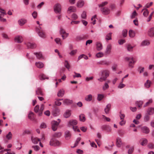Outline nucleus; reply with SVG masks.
<instances>
[{"label":"nucleus","mask_w":154,"mask_h":154,"mask_svg":"<svg viewBox=\"0 0 154 154\" xmlns=\"http://www.w3.org/2000/svg\"><path fill=\"white\" fill-rule=\"evenodd\" d=\"M109 71L107 69L102 70L99 75L100 77L97 80L100 82L105 81L107 78L109 76Z\"/></svg>","instance_id":"1"},{"label":"nucleus","mask_w":154,"mask_h":154,"mask_svg":"<svg viewBox=\"0 0 154 154\" xmlns=\"http://www.w3.org/2000/svg\"><path fill=\"white\" fill-rule=\"evenodd\" d=\"M35 30L39 37L42 38H46V35L45 34L40 26H39L38 27H36L35 28Z\"/></svg>","instance_id":"2"},{"label":"nucleus","mask_w":154,"mask_h":154,"mask_svg":"<svg viewBox=\"0 0 154 154\" xmlns=\"http://www.w3.org/2000/svg\"><path fill=\"white\" fill-rule=\"evenodd\" d=\"M57 120L59 121L58 122L54 120L52 121L51 122L52 129L54 131H55L57 130V127L59 125L60 122V119H58Z\"/></svg>","instance_id":"3"},{"label":"nucleus","mask_w":154,"mask_h":154,"mask_svg":"<svg viewBox=\"0 0 154 154\" xmlns=\"http://www.w3.org/2000/svg\"><path fill=\"white\" fill-rule=\"evenodd\" d=\"M60 144L59 141L54 138L51 139L50 142V145L53 146H58Z\"/></svg>","instance_id":"4"},{"label":"nucleus","mask_w":154,"mask_h":154,"mask_svg":"<svg viewBox=\"0 0 154 154\" xmlns=\"http://www.w3.org/2000/svg\"><path fill=\"white\" fill-rule=\"evenodd\" d=\"M100 10L102 14L105 15L108 14L110 12V10L108 8L106 7L101 8H100Z\"/></svg>","instance_id":"5"},{"label":"nucleus","mask_w":154,"mask_h":154,"mask_svg":"<svg viewBox=\"0 0 154 154\" xmlns=\"http://www.w3.org/2000/svg\"><path fill=\"white\" fill-rule=\"evenodd\" d=\"M140 130L142 132L145 134H148L150 131V130L149 128L146 126L141 127Z\"/></svg>","instance_id":"6"},{"label":"nucleus","mask_w":154,"mask_h":154,"mask_svg":"<svg viewBox=\"0 0 154 154\" xmlns=\"http://www.w3.org/2000/svg\"><path fill=\"white\" fill-rule=\"evenodd\" d=\"M61 10V7L60 4H57L55 5L54 6V10L56 13H60Z\"/></svg>","instance_id":"7"},{"label":"nucleus","mask_w":154,"mask_h":154,"mask_svg":"<svg viewBox=\"0 0 154 154\" xmlns=\"http://www.w3.org/2000/svg\"><path fill=\"white\" fill-rule=\"evenodd\" d=\"M112 49V46L110 44H109L106 47V51L105 52V54L107 55L109 54L111 52Z\"/></svg>","instance_id":"8"},{"label":"nucleus","mask_w":154,"mask_h":154,"mask_svg":"<svg viewBox=\"0 0 154 154\" xmlns=\"http://www.w3.org/2000/svg\"><path fill=\"white\" fill-rule=\"evenodd\" d=\"M28 48L33 49L36 48V45L33 43L29 42L26 44Z\"/></svg>","instance_id":"9"},{"label":"nucleus","mask_w":154,"mask_h":154,"mask_svg":"<svg viewBox=\"0 0 154 154\" xmlns=\"http://www.w3.org/2000/svg\"><path fill=\"white\" fill-rule=\"evenodd\" d=\"M122 144V142L121 139L119 137H117L116 140V145L118 147H120Z\"/></svg>","instance_id":"10"},{"label":"nucleus","mask_w":154,"mask_h":154,"mask_svg":"<svg viewBox=\"0 0 154 154\" xmlns=\"http://www.w3.org/2000/svg\"><path fill=\"white\" fill-rule=\"evenodd\" d=\"M36 95L38 96H43V94L41 88H38L35 90Z\"/></svg>","instance_id":"11"},{"label":"nucleus","mask_w":154,"mask_h":154,"mask_svg":"<svg viewBox=\"0 0 154 154\" xmlns=\"http://www.w3.org/2000/svg\"><path fill=\"white\" fill-rule=\"evenodd\" d=\"M148 34L151 37L154 36V27L150 28L148 31Z\"/></svg>","instance_id":"12"},{"label":"nucleus","mask_w":154,"mask_h":154,"mask_svg":"<svg viewBox=\"0 0 154 154\" xmlns=\"http://www.w3.org/2000/svg\"><path fill=\"white\" fill-rule=\"evenodd\" d=\"M14 41L16 42L20 43L23 42V38L21 36H17L15 37Z\"/></svg>","instance_id":"13"},{"label":"nucleus","mask_w":154,"mask_h":154,"mask_svg":"<svg viewBox=\"0 0 154 154\" xmlns=\"http://www.w3.org/2000/svg\"><path fill=\"white\" fill-rule=\"evenodd\" d=\"M77 123V122L76 120H71L69 122L68 126L69 127H70V126H72L73 127L74 125H76Z\"/></svg>","instance_id":"14"},{"label":"nucleus","mask_w":154,"mask_h":154,"mask_svg":"<svg viewBox=\"0 0 154 154\" xmlns=\"http://www.w3.org/2000/svg\"><path fill=\"white\" fill-rule=\"evenodd\" d=\"M110 82V81L108 80L104 83L103 87V91H105L109 88V85L108 84V83Z\"/></svg>","instance_id":"15"},{"label":"nucleus","mask_w":154,"mask_h":154,"mask_svg":"<svg viewBox=\"0 0 154 154\" xmlns=\"http://www.w3.org/2000/svg\"><path fill=\"white\" fill-rule=\"evenodd\" d=\"M71 136L70 132L69 131H66L65 132V137L66 140L69 139Z\"/></svg>","instance_id":"16"},{"label":"nucleus","mask_w":154,"mask_h":154,"mask_svg":"<svg viewBox=\"0 0 154 154\" xmlns=\"http://www.w3.org/2000/svg\"><path fill=\"white\" fill-rule=\"evenodd\" d=\"M147 112L149 115H152L154 113V108H149L147 111Z\"/></svg>","instance_id":"17"},{"label":"nucleus","mask_w":154,"mask_h":154,"mask_svg":"<svg viewBox=\"0 0 154 154\" xmlns=\"http://www.w3.org/2000/svg\"><path fill=\"white\" fill-rule=\"evenodd\" d=\"M63 102L64 104L69 105L72 103V101L67 99H65L63 100Z\"/></svg>","instance_id":"18"},{"label":"nucleus","mask_w":154,"mask_h":154,"mask_svg":"<svg viewBox=\"0 0 154 154\" xmlns=\"http://www.w3.org/2000/svg\"><path fill=\"white\" fill-rule=\"evenodd\" d=\"M64 94V91L63 89L60 90L57 93V95L59 97H62Z\"/></svg>","instance_id":"19"},{"label":"nucleus","mask_w":154,"mask_h":154,"mask_svg":"<svg viewBox=\"0 0 154 154\" xmlns=\"http://www.w3.org/2000/svg\"><path fill=\"white\" fill-rule=\"evenodd\" d=\"M84 4V2L83 1L80 0L78 2L77 4V6L79 8H81L83 6Z\"/></svg>","instance_id":"20"},{"label":"nucleus","mask_w":154,"mask_h":154,"mask_svg":"<svg viewBox=\"0 0 154 154\" xmlns=\"http://www.w3.org/2000/svg\"><path fill=\"white\" fill-rule=\"evenodd\" d=\"M142 141V142L140 143V144L143 146L146 145L148 142L147 139L146 138H142L140 140V141Z\"/></svg>","instance_id":"21"},{"label":"nucleus","mask_w":154,"mask_h":154,"mask_svg":"<svg viewBox=\"0 0 154 154\" xmlns=\"http://www.w3.org/2000/svg\"><path fill=\"white\" fill-rule=\"evenodd\" d=\"M111 106V105L110 104H108L106 105V107L104 109V111L106 114H107L109 113L110 109Z\"/></svg>","instance_id":"22"},{"label":"nucleus","mask_w":154,"mask_h":154,"mask_svg":"<svg viewBox=\"0 0 154 154\" xmlns=\"http://www.w3.org/2000/svg\"><path fill=\"white\" fill-rule=\"evenodd\" d=\"M129 34L130 37L133 38L135 35V32L132 30L130 29L129 31Z\"/></svg>","instance_id":"23"},{"label":"nucleus","mask_w":154,"mask_h":154,"mask_svg":"<svg viewBox=\"0 0 154 154\" xmlns=\"http://www.w3.org/2000/svg\"><path fill=\"white\" fill-rule=\"evenodd\" d=\"M136 62L135 61H130L128 62V67L131 68H132L134 67V65L135 63Z\"/></svg>","instance_id":"24"},{"label":"nucleus","mask_w":154,"mask_h":154,"mask_svg":"<svg viewBox=\"0 0 154 154\" xmlns=\"http://www.w3.org/2000/svg\"><path fill=\"white\" fill-rule=\"evenodd\" d=\"M36 66L38 68H42L44 66V64L41 62H38L35 63Z\"/></svg>","instance_id":"25"},{"label":"nucleus","mask_w":154,"mask_h":154,"mask_svg":"<svg viewBox=\"0 0 154 154\" xmlns=\"http://www.w3.org/2000/svg\"><path fill=\"white\" fill-rule=\"evenodd\" d=\"M28 117L29 119L32 120H33L35 119L34 113L32 112H30L28 116Z\"/></svg>","instance_id":"26"},{"label":"nucleus","mask_w":154,"mask_h":154,"mask_svg":"<svg viewBox=\"0 0 154 154\" xmlns=\"http://www.w3.org/2000/svg\"><path fill=\"white\" fill-rule=\"evenodd\" d=\"M86 38L85 36L83 35L77 36L76 38L77 41L82 40Z\"/></svg>","instance_id":"27"},{"label":"nucleus","mask_w":154,"mask_h":154,"mask_svg":"<svg viewBox=\"0 0 154 154\" xmlns=\"http://www.w3.org/2000/svg\"><path fill=\"white\" fill-rule=\"evenodd\" d=\"M26 22V20L25 19H21L18 21L19 24L20 26L23 25Z\"/></svg>","instance_id":"28"},{"label":"nucleus","mask_w":154,"mask_h":154,"mask_svg":"<svg viewBox=\"0 0 154 154\" xmlns=\"http://www.w3.org/2000/svg\"><path fill=\"white\" fill-rule=\"evenodd\" d=\"M71 115L70 111L69 110H67L64 114V116L65 118L69 117Z\"/></svg>","instance_id":"29"},{"label":"nucleus","mask_w":154,"mask_h":154,"mask_svg":"<svg viewBox=\"0 0 154 154\" xmlns=\"http://www.w3.org/2000/svg\"><path fill=\"white\" fill-rule=\"evenodd\" d=\"M103 48V46L101 43L97 42V50L100 51Z\"/></svg>","instance_id":"30"},{"label":"nucleus","mask_w":154,"mask_h":154,"mask_svg":"<svg viewBox=\"0 0 154 154\" xmlns=\"http://www.w3.org/2000/svg\"><path fill=\"white\" fill-rule=\"evenodd\" d=\"M59 110L58 109H55L52 112V114L54 116H57L59 113Z\"/></svg>","instance_id":"31"},{"label":"nucleus","mask_w":154,"mask_h":154,"mask_svg":"<svg viewBox=\"0 0 154 154\" xmlns=\"http://www.w3.org/2000/svg\"><path fill=\"white\" fill-rule=\"evenodd\" d=\"M79 118L80 120L83 122H85L86 120L85 116L83 114H81L79 116Z\"/></svg>","instance_id":"32"},{"label":"nucleus","mask_w":154,"mask_h":154,"mask_svg":"<svg viewBox=\"0 0 154 154\" xmlns=\"http://www.w3.org/2000/svg\"><path fill=\"white\" fill-rule=\"evenodd\" d=\"M34 54L36 55L37 58L38 59H40L43 57L42 54L41 52L34 53Z\"/></svg>","instance_id":"33"},{"label":"nucleus","mask_w":154,"mask_h":154,"mask_svg":"<svg viewBox=\"0 0 154 154\" xmlns=\"http://www.w3.org/2000/svg\"><path fill=\"white\" fill-rule=\"evenodd\" d=\"M12 134L11 132H9L8 134L6 136V137L7 139L8 140H11L12 138Z\"/></svg>","instance_id":"34"},{"label":"nucleus","mask_w":154,"mask_h":154,"mask_svg":"<svg viewBox=\"0 0 154 154\" xmlns=\"http://www.w3.org/2000/svg\"><path fill=\"white\" fill-rule=\"evenodd\" d=\"M103 129L106 130L107 132H109L111 131V129L110 127L108 125H103L102 126Z\"/></svg>","instance_id":"35"},{"label":"nucleus","mask_w":154,"mask_h":154,"mask_svg":"<svg viewBox=\"0 0 154 154\" xmlns=\"http://www.w3.org/2000/svg\"><path fill=\"white\" fill-rule=\"evenodd\" d=\"M112 33L110 32L109 33H108L106 37V41H108L109 40H111L112 39Z\"/></svg>","instance_id":"36"},{"label":"nucleus","mask_w":154,"mask_h":154,"mask_svg":"<svg viewBox=\"0 0 154 154\" xmlns=\"http://www.w3.org/2000/svg\"><path fill=\"white\" fill-rule=\"evenodd\" d=\"M64 66L68 70H69L70 67V65L67 60H65Z\"/></svg>","instance_id":"37"},{"label":"nucleus","mask_w":154,"mask_h":154,"mask_svg":"<svg viewBox=\"0 0 154 154\" xmlns=\"http://www.w3.org/2000/svg\"><path fill=\"white\" fill-rule=\"evenodd\" d=\"M92 96L91 94H89L85 97V100L87 101H90L92 100Z\"/></svg>","instance_id":"38"},{"label":"nucleus","mask_w":154,"mask_h":154,"mask_svg":"<svg viewBox=\"0 0 154 154\" xmlns=\"http://www.w3.org/2000/svg\"><path fill=\"white\" fill-rule=\"evenodd\" d=\"M143 103V102L142 101H137L135 103L136 105L139 108H140L141 107Z\"/></svg>","instance_id":"39"},{"label":"nucleus","mask_w":154,"mask_h":154,"mask_svg":"<svg viewBox=\"0 0 154 154\" xmlns=\"http://www.w3.org/2000/svg\"><path fill=\"white\" fill-rule=\"evenodd\" d=\"M75 7L73 6H70L69 8L68 11V13H70L72 12L75 11Z\"/></svg>","instance_id":"40"},{"label":"nucleus","mask_w":154,"mask_h":154,"mask_svg":"<svg viewBox=\"0 0 154 154\" xmlns=\"http://www.w3.org/2000/svg\"><path fill=\"white\" fill-rule=\"evenodd\" d=\"M150 44L149 42L147 40H145L142 42L141 45L143 46L148 45Z\"/></svg>","instance_id":"41"},{"label":"nucleus","mask_w":154,"mask_h":154,"mask_svg":"<svg viewBox=\"0 0 154 154\" xmlns=\"http://www.w3.org/2000/svg\"><path fill=\"white\" fill-rule=\"evenodd\" d=\"M151 83L150 81L147 80L146 82L144 84V85L146 88H148L150 86Z\"/></svg>","instance_id":"42"},{"label":"nucleus","mask_w":154,"mask_h":154,"mask_svg":"<svg viewBox=\"0 0 154 154\" xmlns=\"http://www.w3.org/2000/svg\"><path fill=\"white\" fill-rule=\"evenodd\" d=\"M91 117H92L93 116H96V109L94 108L92 111L90 113Z\"/></svg>","instance_id":"43"},{"label":"nucleus","mask_w":154,"mask_h":154,"mask_svg":"<svg viewBox=\"0 0 154 154\" xmlns=\"http://www.w3.org/2000/svg\"><path fill=\"white\" fill-rule=\"evenodd\" d=\"M61 135V133L60 132L56 133L54 134L53 135V136L54 137H60Z\"/></svg>","instance_id":"44"},{"label":"nucleus","mask_w":154,"mask_h":154,"mask_svg":"<svg viewBox=\"0 0 154 154\" xmlns=\"http://www.w3.org/2000/svg\"><path fill=\"white\" fill-rule=\"evenodd\" d=\"M108 3V2L107 1H105L102 2L100 4L98 5L99 7L104 8L103 7L106 5Z\"/></svg>","instance_id":"45"},{"label":"nucleus","mask_w":154,"mask_h":154,"mask_svg":"<svg viewBox=\"0 0 154 154\" xmlns=\"http://www.w3.org/2000/svg\"><path fill=\"white\" fill-rule=\"evenodd\" d=\"M81 138L80 137L78 138L74 144V146L73 147L71 146V147L73 148L77 146L79 142L81 140Z\"/></svg>","instance_id":"46"},{"label":"nucleus","mask_w":154,"mask_h":154,"mask_svg":"<svg viewBox=\"0 0 154 154\" xmlns=\"http://www.w3.org/2000/svg\"><path fill=\"white\" fill-rule=\"evenodd\" d=\"M150 119V117L148 114H146L144 118V120L145 122H147Z\"/></svg>","instance_id":"47"},{"label":"nucleus","mask_w":154,"mask_h":154,"mask_svg":"<svg viewBox=\"0 0 154 154\" xmlns=\"http://www.w3.org/2000/svg\"><path fill=\"white\" fill-rule=\"evenodd\" d=\"M31 140L32 142L34 144H37L38 143L37 138L34 137L32 136L31 137Z\"/></svg>","instance_id":"48"},{"label":"nucleus","mask_w":154,"mask_h":154,"mask_svg":"<svg viewBox=\"0 0 154 154\" xmlns=\"http://www.w3.org/2000/svg\"><path fill=\"white\" fill-rule=\"evenodd\" d=\"M128 31L126 29H124L122 31V35L124 37H126Z\"/></svg>","instance_id":"49"},{"label":"nucleus","mask_w":154,"mask_h":154,"mask_svg":"<svg viewBox=\"0 0 154 154\" xmlns=\"http://www.w3.org/2000/svg\"><path fill=\"white\" fill-rule=\"evenodd\" d=\"M104 96L102 94H98L97 97V100L99 101H100L104 97Z\"/></svg>","instance_id":"50"},{"label":"nucleus","mask_w":154,"mask_h":154,"mask_svg":"<svg viewBox=\"0 0 154 154\" xmlns=\"http://www.w3.org/2000/svg\"><path fill=\"white\" fill-rule=\"evenodd\" d=\"M133 47L131 46L130 44H128L127 46V49L129 51H132V49L133 48Z\"/></svg>","instance_id":"51"},{"label":"nucleus","mask_w":154,"mask_h":154,"mask_svg":"<svg viewBox=\"0 0 154 154\" xmlns=\"http://www.w3.org/2000/svg\"><path fill=\"white\" fill-rule=\"evenodd\" d=\"M152 102V100L151 99L149 100L148 102H147L144 105L143 107H146L149 106L150 103Z\"/></svg>","instance_id":"52"},{"label":"nucleus","mask_w":154,"mask_h":154,"mask_svg":"<svg viewBox=\"0 0 154 154\" xmlns=\"http://www.w3.org/2000/svg\"><path fill=\"white\" fill-rule=\"evenodd\" d=\"M81 17L82 18L84 19H86V13L85 11H83L81 14Z\"/></svg>","instance_id":"53"},{"label":"nucleus","mask_w":154,"mask_h":154,"mask_svg":"<svg viewBox=\"0 0 154 154\" xmlns=\"http://www.w3.org/2000/svg\"><path fill=\"white\" fill-rule=\"evenodd\" d=\"M59 32H60V35L64 34H66V33H66V32L65 30L61 28H60V30L59 31Z\"/></svg>","instance_id":"54"},{"label":"nucleus","mask_w":154,"mask_h":154,"mask_svg":"<svg viewBox=\"0 0 154 154\" xmlns=\"http://www.w3.org/2000/svg\"><path fill=\"white\" fill-rule=\"evenodd\" d=\"M104 54L102 52H99L97 53V57L100 58L103 56Z\"/></svg>","instance_id":"55"},{"label":"nucleus","mask_w":154,"mask_h":154,"mask_svg":"<svg viewBox=\"0 0 154 154\" xmlns=\"http://www.w3.org/2000/svg\"><path fill=\"white\" fill-rule=\"evenodd\" d=\"M147 147L150 149H154V144L152 143H149L147 145Z\"/></svg>","instance_id":"56"},{"label":"nucleus","mask_w":154,"mask_h":154,"mask_svg":"<svg viewBox=\"0 0 154 154\" xmlns=\"http://www.w3.org/2000/svg\"><path fill=\"white\" fill-rule=\"evenodd\" d=\"M119 133L120 136H122L125 134V131L122 130H120L119 131Z\"/></svg>","instance_id":"57"},{"label":"nucleus","mask_w":154,"mask_h":154,"mask_svg":"<svg viewBox=\"0 0 154 154\" xmlns=\"http://www.w3.org/2000/svg\"><path fill=\"white\" fill-rule=\"evenodd\" d=\"M96 17V15H95L93 17H92L91 18V20L93 21V22L91 23H93V25H94L96 23L95 18Z\"/></svg>","instance_id":"58"},{"label":"nucleus","mask_w":154,"mask_h":154,"mask_svg":"<svg viewBox=\"0 0 154 154\" xmlns=\"http://www.w3.org/2000/svg\"><path fill=\"white\" fill-rule=\"evenodd\" d=\"M39 106L38 105H37L35 106L34 108V110L35 112L37 113L38 112L39 110Z\"/></svg>","instance_id":"59"},{"label":"nucleus","mask_w":154,"mask_h":154,"mask_svg":"<svg viewBox=\"0 0 154 154\" xmlns=\"http://www.w3.org/2000/svg\"><path fill=\"white\" fill-rule=\"evenodd\" d=\"M48 79V78L46 77L45 75L43 74H41L40 75V79L41 80H44L45 79Z\"/></svg>","instance_id":"60"},{"label":"nucleus","mask_w":154,"mask_h":154,"mask_svg":"<svg viewBox=\"0 0 154 154\" xmlns=\"http://www.w3.org/2000/svg\"><path fill=\"white\" fill-rule=\"evenodd\" d=\"M134 150V147H131L129 149L128 151V154H131Z\"/></svg>","instance_id":"61"},{"label":"nucleus","mask_w":154,"mask_h":154,"mask_svg":"<svg viewBox=\"0 0 154 154\" xmlns=\"http://www.w3.org/2000/svg\"><path fill=\"white\" fill-rule=\"evenodd\" d=\"M137 15V13L135 11H134L132 13L131 15V18L133 19L135 18V16Z\"/></svg>","instance_id":"62"},{"label":"nucleus","mask_w":154,"mask_h":154,"mask_svg":"<svg viewBox=\"0 0 154 154\" xmlns=\"http://www.w3.org/2000/svg\"><path fill=\"white\" fill-rule=\"evenodd\" d=\"M125 41L124 39H120L118 41V42L120 45H122L123 43H125Z\"/></svg>","instance_id":"63"},{"label":"nucleus","mask_w":154,"mask_h":154,"mask_svg":"<svg viewBox=\"0 0 154 154\" xmlns=\"http://www.w3.org/2000/svg\"><path fill=\"white\" fill-rule=\"evenodd\" d=\"M32 15L34 19L36 18L37 15V13L35 11H34L32 13Z\"/></svg>","instance_id":"64"}]
</instances>
